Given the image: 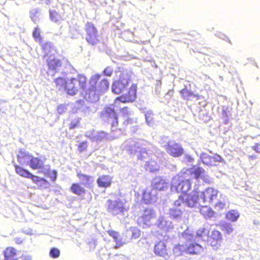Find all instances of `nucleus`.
I'll return each mask as SVG.
<instances>
[{"instance_id": "nucleus-1", "label": "nucleus", "mask_w": 260, "mask_h": 260, "mask_svg": "<svg viewBox=\"0 0 260 260\" xmlns=\"http://www.w3.org/2000/svg\"><path fill=\"white\" fill-rule=\"evenodd\" d=\"M101 75L95 74L91 77L90 86L85 91V99L91 103L96 102L99 100V96L105 93L109 87L108 81L103 78L100 81Z\"/></svg>"}, {"instance_id": "nucleus-2", "label": "nucleus", "mask_w": 260, "mask_h": 260, "mask_svg": "<svg viewBox=\"0 0 260 260\" xmlns=\"http://www.w3.org/2000/svg\"><path fill=\"white\" fill-rule=\"evenodd\" d=\"M86 81V78L82 75L78 76L77 78H72L68 81L62 77H57L54 81L59 90L66 89L68 94L71 95L76 94L79 91L82 93L85 91Z\"/></svg>"}, {"instance_id": "nucleus-3", "label": "nucleus", "mask_w": 260, "mask_h": 260, "mask_svg": "<svg viewBox=\"0 0 260 260\" xmlns=\"http://www.w3.org/2000/svg\"><path fill=\"white\" fill-rule=\"evenodd\" d=\"M148 143L144 140L135 142L129 140L124 142V147L130 153H135L138 159L143 160L149 155L146 147H144Z\"/></svg>"}, {"instance_id": "nucleus-4", "label": "nucleus", "mask_w": 260, "mask_h": 260, "mask_svg": "<svg viewBox=\"0 0 260 260\" xmlns=\"http://www.w3.org/2000/svg\"><path fill=\"white\" fill-rule=\"evenodd\" d=\"M169 181L161 177H155L151 183L152 189L151 191H146L144 192V200L148 202H154L156 200V190H165L169 187Z\"/></svg>"}, {"instance_id": "nucleus-5", "label": "nucleus", "mask_w": 260, "mask_h": 260, "mask_svg": "<svg viewBox=\"0 0 260 260\" xmlns=\"http://www.w3.org/2000/svg\"><path fill=\"white\" fill-rule=\"evenodd\" d=\"M119 79L113 82L112 85V91L119 94L122 92L128 86L131 77V72L127 69L119 67Z\"/></svg>"}, {"instance_id": "nucleus-6", "label": "nucleus", "mask_w": 260, "mask_h": 260, "mask_svg": "<svg viewBox=\"0 0 260 260\" xmlns=\"http://www.w3.org/2000/svg\"><path fill=\"white\" fill-rule=\"evenodd\" d=\"M101 118L105 122L111 124L112 131H115L118 125V116L112 106L104 107L100 113Z\"/></svg>"}, {"instance_id": "nucleus-7", "label": "nucleus", "mask_w": 260, "mask_h": 260, "mask_svg": "<svg viewBox=\"0 0 260 260\" xmlns=\"http://www.w3.org/2000/svg\"><path fill=\"white\" fill-rule=\"evenodd\" d=\"M192 180L189 179L181 180L178 176H175L172 181L171 189L173 191L176 190L177 192H181L184 194L190 190L191 188Z\"/></svg>"}, {"instance_id": "nucleus-8", "label": "nucleus", "mask_w": 260, "mask_h": 260, "mask_svg": "<svg viewBox=\"0 0 260 260\" xmlns=\"http://www.w3.org/2000/svg\"><path fill=\"white\" fill-rule=\"evenodd\" d=\"M106 205L108 211L113 215L124 213L128 210L125 202L119 198L114 200H108Z\"/></svg>"}, {"instance_id": "nucleus-9", "label": "nucleus", "mask_w": 260, "mask_h": 260, "mask_svg": "<svg viewBox=\"0 0 260 260\" xmlns=\"http://www.w3.org/2000/svg\"><path fill=\"white\" fill-rule=\"evenodd\" d=\"M178 200L182 201V204H184L189 207H196L202 204L200 200V194L196 191V188L190 194L180 196Z\"/></svg>"}, {"instance_id": "nucleus-10", "label": "nucleus", "mask_w": 260, "mask_h": 260, "mask_svg": "<svg viewBox=\"0 0 260 260\" xmlns=\"http://www.w3.org/2000/svg\"><path fill=\"white\" fill-rule=\"evenodd\" d=\"M46 62L48 66L47 73L48 75L53 76L59 72L61 71L62 73L64 72L62 69L63 61L56 58L54 55L50 54L48 56Z\"/></svg>"}, {"instance_id": "nucleus-11", "label": "nucleus", "mask_w": 260, "mask_h": 260, "mask_svg": "<svg viewBox=\"0 0 260 260\" xmlns=\"http://www.w3.org/2000/svg\"><path fill=\"white\" fill-rule=\"evenodd\" d=\"M86 32L85 39L88 44L96 45L100 41L98 30L91 22H87L84 27Z\"/></svg>"}, {"instance_id": "nucleus-12", "label": "nucleus", "mask_w": 260, "mask_h": 260, "mask_svg": "<svg viewBox=\"0 0 260 260\" xmlns=\"http://www.w3.org/2000/svg\"><path fill=\"white\" fill-rule=\"evenodd\" d=\"M200 194L202 204H212L219 197V192L212 187H208Z\"/></svg>"}, {"instance_id": "nucleus-13", "label": "nucleus", "mask_w": 260, "mask_h": 260, "mask_svg": "<svg viewBox=\"0 0 260 260\" xmlns=\"http://www.w3.org/2000/svg\"><path fill=\"white\" fill-rule=\"evenodd\" d=\"M155 217V212L151 208H146L142 215L138 218V222L144 228L149 227L152 224L151 220Z\"/></svg>"}, {"instance_id": "nucleus-14", "label": "nucleus", "mask_w": 260, "mask_h": 260, "mask_svg": "<svg viewBox=\"0 0 260 260\" xmlns=\"http://www.w3.org/2000/svg\"><path fill=\"white\" fill-rule=\"evenodd\" d=\"M182 203V201L181 200H177L174 201L173 206L170 208L169 211V214L171 219L178 221L181 220L183 214Z\"/></svg>"}, {"instance_id": "nucleus-15", "label": "nucleus", "mask_w": 260, "mask_h": 260, "mask_svg": "<svg viewBox=\"0 0 260 260\" xmlns=\"http://www.w3.org/2000/svg\"><path fill=\"white\" fill-rule=\"evenodd\" d=\"M155 225L160 231L161 236L164 234H166L174 228V225L172 222L168 220L166 217L162 216H159L155 222Z\"/></svg>"}, {"instance_id": "nucleus-16", "label": "nucleus", "mask_w": 260, "mask_h": 260, "mask_svg": "<svg viewBox=\"0 0 260 260\" xmlns=\"http://www.w3.org/2000/svg\"><path fill=\"white\" fill-rule=\"evenodd\" d=\"M166 151L171 156L177 157L183 153L184 149L181 145L175 141H171L168 147H166Z\"/></svg>"}, {"instance_id": "nucleus-17", "label": "nucleus", "mask_w": 260, "mask_h": 260, "mask_svg": "<svg viewBox=\"0 0 260 260\" xmlns=\"http://www.w3.org/2000/svg\"><path fill=\"white\" fill-rule=\"evenodd\" d=\"M137 85L133 84L129 89L128 93L116 98V101L121 103L133 102L136 99Z\"/></svg>"}, {"instance_id": "nucleus-18", "label": "nucleus", "mask_w": 260, "mask_h": 260, "mask_svg": "<svg viewBox=\"0 0 260 260\" xmlns=\"http://www.w3.org/2000/svg\"><path fill=\"white\" fill-rule=\"evenodd\" d=\"M154 252L156 255L161 256L166 259L170 257L168 250L166 248L165 243L163 242H159L154 246Z\"/></svg>"}, {"instance_id": "nucleus-19", "label": "nucleus", "mask_w": 260, "mask_h": 260, "mask_svg": "<svg viewBox=\"0 0 260 260\" xmlns=\"http://www.w3.org/2000/svg\"><path fill=\"white\" fill-rule=\"evenodd\" d=\"M32 155L23 149H20L17 154V160L21 165H27L30 162Z\"/></svg>"}, {"instance_id": "nucleus-20", "label": "nucleus", "mask_w": 260, "mask_h": 260, "mask_svg": "<svg viewBox=\"0 0 260 260\" xmlns=\"http://www.w3.org/2000/svg\"><path fill=\"white\" fill-rule=\"evenodd\" d=\"M205 170L201 167H197L194 168L191 173V177L198 180L200 178L202 179L205 182L209 183L210 179L208 176L204 175Z\"/></svg>"}, {"instance_id": "nucleus-21", "label": "nucleus", "mask_w": 260, "mask_h": 260, "mask_svg": "<svg viewBox=\"0 0 260 260\" xmlns=\"http://www.w3.org/2000/svg\"><path fill=\"white\" fill-rule=\"evenodd\" d=\"M227 201L226 196L219 193V197L212 204L214 206L216 210L219 211L225 208Z\"/></svg>"}, {"instance_id": "nucleus-22", "label": "nucleus", "mask_w": 260, "mask_h": 260, "mask_svg": "<svg viewBox=\"0 0 260 260\" xmlns=\"http://www.w3.org/2000/svg\"><path fill=\"white\" fill-rule=\"evenodd\" d=\"M3 260H18L17 250L12 247H8L3 251Z\"/></svg>"}, {"instance_id": "nucleus-23", "label": "nucleus", "mask_w": 260, "mask_h": 260, "mask_svg": "<svg viewBox=\"0 0 260 260\" xmlns=\"http://www.w3.org/2000/svg\"><path fill=\"white\" fill-rule=\"evenodd\" d=\"M112 178L108 175H103L97 179V184L100 187L107 188L111 185Z\"/></svg>"}, {"instance_id": "nucleus-24", "label": "nucleus", "mask_w": 260, "mask_h": 260, "mask_svg": "<svg viewBox=\"0 0 260 260\" xmlns=\"http://www.w3.org/2000/svg\"><path fill=\"white\" fill-rule=\"evenodd\" d=\"M43 165L44 161L43 160L34 156H32L28 165L33 170L40 169L43 168Z\"/></svg>"}, {"instance_id": "nucleus-25", "label": "nucleus", "mask_w": 260, "mask_h": 260, "mask_svg": "<svg viewBox=\"0 0 260 260\" xmlns=\"http://www.w3.org/2000/svg\"><path fill=\"white\" fill-rule=\"evenodd\" d=\"M186 252L192 254H198L201 253L203 250V247L198 244L191 243L189 246L186 245Z\"/></svg>"}, {"instance_id": "nucleus-26", "label": "nucleus", "mask_w": 260, "mask_h": 260, "mask_svg": "<svg viewBox=\"0 0 260 260\" xmlns=\"http://www.w3.org/2000/svg\"><path fill=\"white\" fill-rule=\"evenodd\" d=\"M207 204H201L200 213L205 217L209 218L213 216V211L209 207Z\"/></svg>"}, {"instance_id": "nucleus-27", "label": "nucleus", "mask_w": 260, "mask_h": 260, "mask_svg": "<svg viewBox=\"0 0 260 260\" xmlns=\"http://www.w3.org/2000/svg\"><path fill=\"white\" fill-rule=\"evenodd\" d=\"M111 136L107 133L103 132H97L95 135L94 141L104 142L111 140Z\"/></svg>"}, {"instance_id": "nucleus-28", "label": "nucleus", "mask_w": 260, "mask_h": 260, "mask_svg": "<svg viewBox=\"0 0 260 260\" xmlns=\"http://www.w3.org/2000/svg\"><path fill=\"white\" fill-rule=\"evenodd\" d=\"M77 176L80 179L82 183L85 186L87 187V186L91 184L93 182V179L92 177L84 175L81 173H79L77 174Z\"/></svg>"}, {"instance_id": "nucleus-29", "label": "nucleus", "mask_w": 260, "mask_h": 260, "mask_svg": "<svg viewBox=\"0 0 260 260\" xmlns=\"http://www.w3.org/2000/svg\"><path fill=\"white\" fill-rule=\"evenodd\" d=\"M40 15L41 10L39 8H34L29 11V17L35 23L39 21Z\"/></svg>"}, {"instance_id": "nucleus-30", "label": "nucleus", "mask_w": 260, "mask_h": 260, "mask_svg": "<svg viewBox=\"0 0 260 260\" xmlns=\"http://www.w3.org/2000/svg\"><path fill=\"white\" fill-rule=\"evenodd\" d=\"M27 178H30L34 183H37L39 186H41L42 184H43L45 188L48 187L49 183L45 179L35 176L31 173V176H29Z\"/></svg>"}, {"instance_id": "nucleus-31", "label": "nucleus", "mask_w": 260, "mask_h": 260, "mask_svg": "<svg viewBox=\"0 0 260 260\" xmlns=\"http://www.w3.org/2000/svg\"><path fill=\"white\" fill-rule=\"evenodd\" d=\"M209 231L204 227L200 228L196 232V238H201L202 240H206L208 238Z\"/></svg>"}, {"instance_id": "nucleus-32", "label": "nucleus", "mask_w": 260, "mask_h": 260, "mask_svg": "<svg viewBox=\"0 0 260 260\" xmlns=\"http://www.w3.org/2000/svg\"><path fill=\"white\" fill-rule=\"evenodd\" d=\"M240 216L239 212L236 210H231L228 211L226 214L227 219L233 222L236 221Z\"/></svg>"}, {"instance_id": "nucleus-33", "label": "nucleus", "mask_w": 260, "mask_h": 260, "mask_svg": "<svg viewBox=\"0 0 260 260\" xmlns=\"http://www.w3.org/2000/svg\"><path fill=\"white\" fill-rule=\"evenodd\" d=\"M14 167L16 173L19 175L27 178L29 176H31V173L27 170L24 169L17 165H14Z\"/></svg>"}, {"instance_id": "nucleus-34", "label": "nucleus", "mask_w": 260, "mask_h": 260, "mask_svg": "<svg viewBox=\"0 0 260 260\" xmlns=\"http://www.w3.org/2000/svg\"><path fill=\"white\" fill-rule=\"evenodd\" d=\"M186 245H176L173 250V254L176 256L182 255L184 252H186Z\"/></svg>"}, {"instance_id": "nucleus-35", "label": "nucleus", "mask_w": 260, "mask_h": 260, "mask_svg": "<svg viewBox=\"0 0 260 260\" xmlns=\"http://www.w3.org/2000/svg\"><path fill=\"white\" fill-rule=\"evenodd\" d=\"M145 167L147 171L151 172H154L158 170L159 166L154 161H149L146 162Z\"/></svg>"}, {"instance_id": "nucleus-36", "label": "nucleus", "mask_w": 260, "mask_h": 260, "mask_svg": "<svg viewBox=\"0 0 260 260\" xmlns=\"http://www.w3.org/2000/svg\"><path fill=\"white\" fill-rule=\"evenodd\" d=\"M71 190L77 195H81L85 192V189L78 183H73L71 187Z\"/></svg>"}, {"instance_id": "nucleus-37", "label": "nucleus", "mask_w": 260, "mask_h": 260, "mask_svg": "<svg viewBox=\"0 0 260 260\" xmlns=\"http://www.w3.org/2000/svg\"><path fill=\"white\" fill-rule=\"evenodd\" d=\"M40 44H41L42 48L46 56H48L50 53L54 51L52 44L50 42H47L43 44L41 42Z\"/></svg>"}, {"instance_id": "nucleus-38", "label": "nucleus", "mask_w": 260, "mask_h": 260, "mask_svg": "<svg viewBox=\"0 0 260 260\" xmlns=\"http://www.w3.org/2000/svg\"><path fill=\"white\" fill-rule=\"evenodd\" d=\"M180 94L184 99L187 100H192L195 96L193 93L186 87L181 90Z\"/></svg>"}, {"instance_id": "nucleus-39", "label": "nucleus", "mask_w": 260, "mask_h": 260, "mask_svg": "<svg viewBox=\"0 0 260 260\" xmlns=\"http://www.w3.org/2000/svg\"><path fill=\"white\" fill-rule=\"evenodd\" d=\"M127 232L129 234L132 235V239H137L141 235L140 231L137 228L133 227L131 228L128 230L127 231Z\"/></svg>"}, {"instance_id": "nucleus-40", "label": "nucleus", "mask_w": 260, "mask_h": 260, "mask_svg": "<svg viewBox=\"0 0 260 260\" xmlns=\"http://www.w3.org/2000/svg\"><path fill=\"white\" fill-rule=\"evenodd\" d=\"M200 158L204 164L207 166H212L211 156L207 153H202L201 154Z\"/></svg>"}, {"instance_id": "nucleus-41", "label": "nucleus", "mask_w": 260, "mask_h": 260, "mask_svg": "<svg viewBox=\"0 0 260 260\" xmlns=\"http://www.w3.org/2000/svg\"><path fill=\"white\" fill-rule=\"evenodd\" d=\"M153 114L152 111L149 110L145 112V119L146 122L147 124L151 126L153 124Z\"/></svg>"}, {"instance_id": "nucleus-42", "label": "nucleus", "mask_w": 260, "mask_h": 260, "mask_svg": "<svg viewBox=\"0 0 260 260\" xmlns=\"http://www.w3.org/2000/svg\"><path fill=\"white\" fill-rule=\"evenodd\" d=\"M209 240H214L217 241L222 240V235L221 233L217 230H214L211 232V234L209 236Z\"/></svg>"}, {"instance_id": "nucleus-43", "label": "nucleus", "mask_w": 260, "mask_h": 260, "mask_svg": "<svg viewBox=\"0 0 260 260\" xmlns=\"http://www.w3.org/2000/svg\"><path fill=\"white\" fill-rule=\"evenodd\" d=\"M182 238L187 241H191L196 239V236L189 233L188 230L184 232L182 234Z\"/></svg>"}, {"instance_id": "nucleus-44", "label": "nucleus", "mask_w": 260, "mask_h": 260, "mask_svg": "<svg viewBox=\"0 0 260 260\" xmlns=\"http://www.w3.org/2000/svg\"><path fill=\"white\" fill-rule=\"evenodd\" d=\"M32 36L37 42H38L39 43H41V31L38 27L35 28L32 32Z\"/></svg>"}, {"instance_id": "nucleus-45", "label": "nucleus", "mask_w": 260, "mask_h": 260, "mask_svg": "<svg viewBox=\"0 0 260 260\" xmlns=\"http://www.w3.org/2000/svg\"><path fill=\"white\" fill-rule=\"evenodd\" d=\"M171 142V141L169 140V138L166 136L161 137L159 140V143L160 144L166 148L168 146Z\"/></svg>"}, {"instance_id": "nucleus-46", "label": "nucleus", "mask_w": 260, "mask_h": 260, "mask_svg": "<svg viewBox=\"0 0 260 260\" xmlns=\"http://www.w3.org/2000/svg\"><path fill=\"white\" fill-rule=\"evenodd\" d=\"M223 230L226 232L228 234L232 233L234 230L233 225L229 223H225L222 224Z\"/></svg>"}, {"instance_id": "nucleus-47", "label": "nucleus", "mask_w": 260, "mask_h": 260, "mask_svg": "<svg viewBox=\"0 0 260 260\" xmlns=\"http://www.w3.org/2000/svg\"><path fill=\"white\" fill-rule=\"evenodd\" d=\"M60 254V251L59 249L56 248H52L50 251V255L52 258H57Z\"/></svg>"}, {"instance_id": "nucleus-48", "label": "nucleus", "mask_w": 260, "mask_h": 260, "mask_svg": "<svg viewBox=\"0 0 260 260\" xmlns=\"http://www.w3.org/2000/svg\"><path fill=\"white\" fill-rule=\"evenodd\" d=\"M222 116L224 118V123L228 124L229 115L228 113V108L225 107L222 108Z\"/></svg>"}, {"instance_id": "nucleus-49", "label": "nucleus", "mask_w": 260, "mask_h": 260, "mask_svg": "<svg viewBox=\"0 0 260 260\" xmlns=\"http://www.w3.org/2000/svg\"><path fill=\"white\" fill-rule=\"evenodd\" d=\"M49 13L50 19L54 22L57 21L58 19V15L57 12L54 10H50Z\"/></svg>"}, {"instance_id": "nucleus-50", "label": "nucleus", "mask_w": 260, "mask_h": 260, "mask_svg": "<svg viewBox=\"0 0 260 260\" xmlns=\"http://www.w3.org/2000/svg\"><path fill=\"white\" fill-rule=\"evenodd\" d=\"M113 73V69L112 67L109 66L103 71V74L105 76L111 77Z\"/></svg>"}, {"instance_id": "nucleus-51", "label": "nucleus", "mask_w": 260, "mask_h": 260, "mask_svg": "<svg viewBox=\"0 0 260 260\" xmlns=\"http://www.w3.org/2000/svg\"><path fill=\"white\" fill-rule=\"evenodd\" d=\"M114 241L116 243L115 245L114 246V248H120V247L122 246L124 243V242H123L122 239L121 238V236L118 237V238L115 239Z\"/></svg>"}, {"instance_id": "nucleus-52", "label": "nucleus", "mask_w": 260, "mask_h": 260, "mask_svg": "<svg viewBox=\"0 0 260 260\" xmlns=\"http://www.w3.org/2000/svg\"><path fill=\"white\" fill-rule=\"evenodd\" d=\"M210 245L214 248L217 249L220 245L221 241H217L214 240H209Z\"/></svg>"}, {"instance_id": "nucleus-53", "label": "nucleus", "mask_w": 260, "mask_h": 260, "mask_svg": "<svg viewBox=\"0 0 260 260\" xmlns=\"http://www.w3.org/2000/svg\"><path fill=\"white\" fill-rule=\"evenodd\" d=\"M96 135V132L94 131H87L85 133V137L90 139L92 141H94L95 135Z\"/></svg>"}, {"instance_id": "nucleus-54", "label": "nucleus", "mask_w": 260, "mask_h": 260, "mask_svg": "<svg viewBox=\"0 0 260 260\" xmlns=\"http://www.w3.org/2000/svg\"><path fill=\"white\" fill-rule=\"evenodd\" d=\"M87 147V142L86 141H84L79 144L78 149L80 152H82L86 150Z\"/></svg>"}, {"instance_id": "nucleus-55", "label": "nucleus", "mask_w": 260, "mask_h": 260, "mask_svg": "<svg viewBox=\"0 0 260 260\" xmlns=\"http://www.w3.org/2000/svg\"><path fill=\"white\" fill-rule=\"evenodd\" d=\"M67 110V108L66 105H62V104L58 106L57 107V112L59 114L64 113L65 112H66Z\"/></svg>"}, {"instance_id": "nucleus-56", "label": "nucleus", "mask_w": 260, "mask_h": 260, "mask_svg": "<svg viewBox=\"0 0 260 260\" xmlns=\"http://www.w3.org/2000/svg\"><path fill=\"white\" fill-rule=\"evenodd\" d=\"M108 233L109 235L113 238L114 241L118 238V237H120L119 233L113 231H110Z\"/></svg>"}, {"instance_id": "nucleus-57", "label": "nucleus", "mask_w": 260, "mask_h": 260, "mask_svg": "<svg viewBox=\"0 0 260 260\" xmlns=\"http://www.w3.org/2000/svg\"><path fill=\"white\" fill-rule=\"evenodd\" d=\"M79 122V119L78 118H76L74 119L72 121H71L70 124V128L73 129L75 128Z\"/></svg>"}, {"instance_id": "nucleus-58", "label": "nucleus", "mask_w": 260, "mask_h": 260, "mask_svg": "<svg viewBox=\"0 0 260 260\" xmlns=\"http://www.w3.org/2000/svg\"><path fill=\"white\" fill-rule=\"evenodd\" d=\"M193 160V158L189 155L185 154L183 157V161L188 162L191 163Z\"/></svg>"}, {"instance_id": "nucleus-59", "label": "nucleus", "mask_w": 260, "mask_h": 260, "mask_svg": "<svg viewBox=\"0 0 260 260\" xmlns=\"http://www.w3.org/2000/svg\"><path fill=\"white\" fill-rule=\"evenodd\" d=\"M217 37L226 41L230 42V39L225 35L220 32H218L215 35Z\"/></svg>"}, {"instance_id": "nucleus-60", "label": "nucleus", "mask_w": 260, "mask_h": 260, "mask_svg": "<svg viewBox=\"0 0 260 260\" xmlns=\"http://www.w3.org/2000/svg\"><path fill=\"white\" fill-rule=\"evenodd\" d=\"M252 149L257 153H260V143H256L252 146Z\"/></svg>"}, {"instance_id": "nucleus-61", "label": "nucleus", "mask_w": 260, "mask_h": 260, "mask_svg": "<svg viewBox=\"0 0 260 260\" xmlns=\"http://www.w3.org/2000/svg\"><path fill=\"white\" fill-rule=\"evenodd\" d=\"M213 159H214V160H215V162H221L222 160L221 157L217 154H215L213 155Z\"/></svg>"}, {"instance_id": "nucleus-62", "label": "nucleus", "mask_w": 260, "mask_h": 260, "mask_svg": "<svg viewBox=\"0 0 260 260\" xmlns=\"http://www.w3.org/2000/svg\"><path fill=\"white\" fill-rule=\"evenodd\" d=\"M21 258V260H32V256L29 255H22Z\"/></svg>"}, {"instance_id": "nucleus-63", "label": "nucleus", "mask_w": 260, "mask_h": 260, "mask_svg": "<svg viewBox=\"0 0 260 260\" xmlns=\"http://www.w3.org/2000/svg\"><path fill=\"white\" fill-rule=\"evenodd\" d=\"M122 112L123 114L129 115L130 114V109L127 107L123 108L122 110Z\"/></svg>"}, {"instance_id": "nucleus-64", "label": "nucleus", "mask_w": 260, "mask_h": 260, "mask_svg": "<svg viewBox=\"0 0 260 260\" xmlns=\"http://www.w3.org/2000/svg\"><path fill=\"white\" fill-rule=\"evenodd\" d=\"M51 178L53 181H55L57 178V172L55 170L52 171V175L51 176Z\"/></svg>"}]
</instances>
